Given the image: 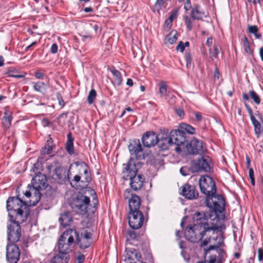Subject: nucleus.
I'll use <instances>...</instances> for the list:
<instances>
[{
	"instance_id": "f257e3e1",
	"label": "nucleus",
	"mask_w": 263,
	"mask_h": 263,
	"mask_svg": "<svg viewBox=\"0 0 263 263\" xmlns=\"http://www.w3.org/2000/svg\"><path fill=\"white\" fill-rule=\"evenodd\" d=\"M6 203L10 220L24 222L27 220L30 212L29 208L25 202L18 197H10Z\"/></svg>"
},
{
	"instance_id": "f03ea898",
	"label": "nucleus",
	"mask_w": 263,
	"mask_h": 263,
	"mask_svg": "<svg viewBox=\"0 0 263 263\" xmlns=\"http://www.w3.org/2000/svg\"><path fill=\"white\" fill-rule=\"evenodd\" d=\"M142 163L130 158L127 163L123 164V178L125 180L130 179V186L132 190L137 191L141 189L145 178L141 175H137Z\"/></svg>"
},
{
	"instance_id": "7ed1b4c3",
	"label": "nucleus",
	"mask_w": 263,
	"mask_h": 263,
	"mask_svg": "<svg viewBox=\"0 0 263 263\" xmlns=\"http://www.w3.org/2000/svg\"><path fill=\"white\" fill-rule=\"evenodd\" d=\"M218 221V216L214 212H196L193 216L195 229L199 228L205 234L211 232Z\"/></svg>"
},
{
	"instance_id": "20e7f679",
	"label": "nucleus",
	"mask_w": 263,
	"mask_h": 263,
	"mask_svg": "<svg viewBox=\"0 0 263 263\" xmlns=\"http://www.w3.org/2000/svg\"><path fill=\"white\" fill-rule=\"evenodd\" d=\"M80 169L84 175V177L82 178V180L80 175H75L73 179H71L69 175L67 176V180L71 186L77 190L87 186L91 180L90 173L88 171V167L86 163L84 162L80 163Z\"/></svg>"
},
{
	"instance_id": "39448f33",
	"label": "nucleus",
	"mask_w": 263,
	"mask_h": 263,
	"mask_svg": "<svg viewBox=\"0 0 263 263\" xmlns=\"http://www.w3.org/2000/svg\"><path fill=\"white\" fill-rule=\"evenodd\" d=\"M210 231L205 234L206 238L201 242V246H205L213 241V245L210 246L208 251L218 249L223 243V237L217 224Z\"/></svg>"
},
{
	"instance_id": "423d86ee",
	"label": "nucleus",
	"mask_w": 263,
	"mask_h": 263,
	"mask_svg": "<svg viewBox=\"0 0 263 263\" xmlns=\"http://www.w3.org/2000/svg\"><path fill=\"white\" fill-rule=\"evenodd\" d=\"M168 143L175 144V151L180 153L184 149V146L187 142L186 133L180 129L173 130L171 132L168 138H164Z\"/></svg>"
},
{
	"instance_id": "0eeeda50",
	"label": "nucleus",
	"mask_w": 263,
	"mask_h": 263,
	"mask_svg": "<svg viewBox=\"0 0 263 263\" xmlns=\"http://www.w3.org/2000/svg\"><path fill=\"white\" fill-rule=\"evenodd\" d=\"M77 232L71 229L66 230L60 237L58 241V250L60 252L68 254L71 251L70 246L74 242L73 235Z\"/></svg>"
},
{
	"instance_id": "6e6552de",
	"label": "nucleus",
	"mask_w": 263,
	"mask_h": 263,
	"mask_svg": "<svg viewBox=\"0 0 263 263\" xmlns=\"http://www.w3.org/2000/svg\"><path fill=\"white\" fill-rule=\"evenodd\" d=\"M90 202L89 197L80 193L72 200L70 206L77 213L84 215L88 212Z\"/></svg>"
},
{
	"instance_id": "1a4fd4ad",
	"label": "nucleus",
	"mask_w": 263,
	"mask_h": 263,
	"mask_svg": "<svg viewBox=\"0 0 263 263\" xmlns=\"http://www.w3.org/2000/svg\"><path fill=\"white\" fill-rule=\"evenodd\" d=\"M205 203L206 206L212 210L211 212L216 213L217 212H222L224 209L225 202L223 198L216 193L206 196Z\"/></svg>"
},
{
	"instance_id": "9d476101",
	"label": "nucleus",
	"mask_w": 263,
	"mask_h": 263,
	"mask_svg": "<svg viewBox=\"0 0 263 263\" xmlns=\"http://www.w3.org/2000/svg\"><path fill=\"white\" fill-rule=\"evenodd\" d=\"M11 223L7 226V237L8 243H15L18 242L22 235L20 224L23 222L16 220H10Z\"/></svg>"
},
{
	"instance_id": "9b49d317",
	"label": "nucleus",
	"mask_w": 263,
	"mask_h": 263,
	"mask_svg": "<svg viewBox=\"0 0 263 263\" xmlns=\"http://www.w3.org/2000/svg\"><path fill=\"white\" fill-rule=\"evenodd\" d=\"M201 192L206 196L216 192V186L213 179L208 175L202 176L199 180Z\"/></svg>"
},
{
	"instance_id": "f8f14e48",
	"label": "nucleus",
	"mask_w": 263,
	"mask_h": 263,
	"mask_svg": "<svg viewBox=\"0 0 263 263\" xmlns=\"http://www.w3.org/2000/svg\"><path fill=\"white\" fill-rule=\"evenodd\" d=\"M31 183L35 190L36 202H37L41 198L40 190L45 189L48 185L46 177L42 173H39L32 178Z\"/></svg>"
},
{
	"instance_id": "ddd939ff",
	"label": "nucleus",
	"mask_w": 263,
	"mask_h": 263,
	"mask_svg": "<svg viewBox=\"0 0 263 263\" xmlns=\"http://www.w3.org/2000/svg\"><path fill=\"white\" fill-rule=\"evenodd\" d=\"M184 151L193 155H203L206 151V147L202 141L194 138L190 143H186Z\"/></svg>"
},
{
	"instance_id": "4468645a",
	"label": "nucleus",
	"mask_w": 263,
	"mask_h": 263,
	"mask_svg": "<svg viewBox=\"0 0 263 263\" xmlns=\"http://www.w3.org/2000/svg\"><path fill=\"white\" fill-rule=\"evenodd\" d=\"M205 236V233L199 228L195 229V226H187L184 231L185 238L192 242L201 240Z\"/></svg>"
},
{
	"instance_id": "2eb2a0df",
	"label": "nucleus",
	"mask_w": 263,
	"mask_h": 263,
	"mask_svg": "<svg viewBox=\"0 0 263 263\" xmlns=\"http://www.w3.org/2000/svg\"><path fill=\"white\" fill-rule=\"evenodd\" d=\"M128 219L129 225L133 229L140 228L144 222V216L140 211L129 212Z\"/></svg>"
},
{
	"instance_id": "dca6fc26",
	"label": "nucleus",
	"mask_w": 263,
	"mask_h": 263,
	"mask_svg": "<svg viewBox=\"0 0 263 263\" xmlns=\"http://www.w3.org/2000/svg\"><path fill=\"white\" fill-rule=\"evenodd\" d=\"M210 161V159L209 157L198 159L192 162L191 170L193 173H198L202 171L210 172L211 169L209 163Z\"/></svg>"
},
{
	"instance_id": "f3484780",
	"label": "nucleus",
	"mask_w": 263,
	"mask_h": 263,
	"mask_svg": "<svg viewBox=\"0 0 263 263\" xmlns=\"http://www.w3.org/2000/svg\"><path fill=\"white\" fill-rule=\"evenodd\" d=\"M20 250L15 243H8L6 247V260L8 263H17L20 258Z\"/></svg>"
},
{
	"instance_id": "a211bd4d",
	"label": "nucleus",
	"mask_w": 263,
	"mask_h": 263,
	"mask_svg": "<svg viewBox=\"0 0 263 263\" xmlns=\"http://www.w3.org/2000/svg\"><path fill=\"white\" fill-rule=\"evenodd\" d=\"M128 149L131 155L136 157L137 160H143L145 158L142 145L139 139H134L128 145Z\"/></svg>"
},
{
	"instance_id": "6ab92c4d",
	"label": "nucleus",
	"mask_w": 263,
	"mask_h": 263,
	"mask_svg": "<svg viewBox=\"0 0 263 263\" xmlns=\"http://www.w3.org/2000/svg\"><path fill=\"white\" fill-rule=\"evenodd\" d=\"M124 197L125 199H128L129 212L140 211L141 201L139 196L131 193L129 189H126L124 192Z\"/></svg>"
},
{
	"instance_id": "aec40b11",
	"label": "nucleus",
	"mask_w": 263,
	"mask_h": 263,
	"mask_svg": "<svg viewBox=\"0 0 263 263\" xmlns=\"http://www.w3.org/2000/svg\"><path fill=\"white\" fill-rule=\"evenodd\" d=\"M76 237V242L82 249L88 248L92 243V234L91 233L85 231L84 234H81L79 237L78 233L77 235H73Z\"/></svg>"
},
{
	"instance_id": "412c9836",
	"label": "nucleus",
	"mask_w": 263,
	"mask_h": 263,
	"mask_svg": "<svg viewBox=\"0 0 263 263\" xmlns=\"http://www.w3.org/2000/svg\"><path fill=\"white\" fill-rule=\"evenodd\" d=\"M180 189H181V194L185 198L189 200L197 198L198 192L194 185L186 183L181 186Z\"/></svg>"
},
{
	"instance_id": "4be33fe9",
	"label": "nucleus",
	"mask_w": 263,
	"mask_h": 263,
	"mask_svg": "<svg viewBox=\"0 0 263 263\" xmlns=\"http://www.w3.org/2000/svg\"><path fill=\"white\" fill-rule=\"evenodd\" d=\"M142 141L145 147H151L157 144L158 138L157 135L155 132H147L142 136Z\"/></svg>"
},
{
	"instance_id": "5701e85b",
	"label": "nucleus",
	"mask_w": 263,
	"mask_h": 263,
	"mask_svg": "<svg viewBox=\"0 0 263 263\" xmlns=\"http://www.w3.org/2000/svg\"><path fill=\"white\" fill-rule=\"evenodd\" d=\"M54 178L57 180L59 183H62L67 179L69 172H67L66 170L63 167L59 166L54 169Z\"/></svg>"
},
{
	"instance_id": "b1692460",
	"label": "nucleus",
	"mask_w": 263,
	"mask_h": 263,
	"mask_svg": "<svg viewBox=\"0 0 263 263\" xmlns=\"http://www.w3.org/2000/svg\"><path fill=\"white\" fill-rule=\"evenodd\" d=\"M245 105L250 116L252 124L254 126L255 134L257 135L260 134L261 132V127L260 123L255 119V117L254 116L253 110L250 106L247 103H245Z\"/></svg>"
},
{
	"instance_id": "393cba45",
	"label": "nucleus",
	"mask_w": 263,
	"mask_h": 263,
	"mask_svg": "<svg viewBox=\"0 0 263 263\" xmlns=\"http://www.w3.org/2000/svg\"><path fill=\"white\" fill-rule=\"evenodd\" d=\"M191 15L193 20H200L205 16V13L200 5L195 4L192 8Z\"/></svg>"
},
{
	"instance_id": "a878e982",
	"label": "nucleus",
	"mask_w": 263,
	"mask_h": 263,
	"mask_svg": "<svg viewBox=\"0 0 263 263\" xmlns=\"http://www.w3.org/2000/svg\"><path fill=\"white\" fill-rule=\"evenodd\" d=\"M59 221L61 225L65 227L69 226L72 221V218L70 212L65 211L61 214Z\"/></svg>"
},
{
	"instance_id": "bb28decb",
	"label": "nucleus",
	"mask_w": 263,
	"mask_h": 263,
	"mask_svg": "<svg viewBox=\"0 0 263 263\" xmlns=\"http://www.w3.org/2000/svg\"><path fill=\"white\" fill-rule=\"evenodd\" d=\"M69 259L68 254L59 252L57 255L52 258L51 263H67Z\"/></svg>"
},
{
	"instance_id": "cd10ccee",
	"label": "nucleus",
	"mask_w": 263,
	"mask_h": 263,
	"mask_svg": "<svg viewBox=\"0 0 263 263\" xmlns=\"http://www.w3.org/2000/svg\"><path fill=\"white\" fill-rule=\"evenodd\" d=\"M67 141L66 144V149L67 153L72 155L74 154L73 147V138L72 137L71 133L67 135Z\"/></svg>"
},
{
	"instance_id": "c85d7f7f",
	"label": "nucleus",
	"mask_w": 263,
	"mask_h": 263,
	"mask_svg": "<svg viewBox=\"0 0 263 263\" xmlns=\"http://www.w3.org/2000/svg\"><path fill=\"white\" fill-rule=\"evenodd\" d=\"M12 119L11 112L6 111L3 119V124L5 128L8 129L10 127Z\"/></svg>"
},
{
	"instance_id": "c756f323",
	"label": "nucleus",
	"mask_w": 263,
	"mask_h": 263,
	"mask_svg": "<svg viewBox=\"0 0 263 263\" xmlns=\"http://www.w3.org/2000/svg\"><path fill=\"white\" fill-rule=\"evenodd\" d=\"M33 88L35 91L44 94L46 91L47 85L43 82H34Z\"/></svg>"
},
{
	"instance_id": "7c9ffc66",
	"label": "nucleus",
	"mask_w": 263,
	"mask_h": 263,
	"mask_svg": "<svg viewBox=\"0 0 263 263\" xmlns=\"http://www.w3.org/2000/svg\"><path fill=\"white\" fill-rule=\"evenodd\" d=\"M111 72L114 77L115 83L120 86L122 82V76L120 71L115 68L111 70Z\"/></svg>"
},
{
	"instance_id": "2f4dec72",
	"label": "nucleus",
	"mask_w": 263,
	"mask_h": 263,
	"mask_svg": "<svg viewBox=\"0 0 263 263\" xmlns=\"http://www.w3.org/2000/svg\"><path fill=\"white\" fill-rule=\"evenodd\" d=\"M128 255V259L131 260H134V259H137L138 260H140L141 258V255L138 252L134 249L129 250L127 253Z\"/></svg>"
},
{
	"instance_id": "473e14b6",
	"label": "nucleus",
	"mask_w": 263,
	"mask_h": 263,
	"mask_svg": "<svg viewBox=\"0 0 263 263\" xmlns=\"http://www.w3.org/2000/svg\"><path fill=\"white\" fill-rule=\"evenodd\" d=\"M177 35L176 31H172L168 35L166 36L165 40L170 44H173L177 41Z\"/></svg>"
},
{
	"instance_id": "72a5a7b5",
	"label": "nucleus",
	"mask_w": 263,
	"mask_h": 263,
	"mask_svg": "<svg viewBox=\"0 0 263 263\" xmlns=\"http://www.w3.org/2000/svg\"><path fill=\"white\" fill-rule=\"evenodd\" d=\"M249 94L251 98L254 101L256 104H259L260 103V99L259 96L254 90H251L249 92Z\"/></svg>"
},
{
	"instance_id": "f704fd0d",
	"label": "nucleus",
	"mask_w": 263,
	"mask_h": 263,
	"mask_svg": "<svg viewBox=\"0 0 263 263\" xmlns=\"http://www.w3.org/2000/svg\"><path fill=\"white\" fill-rule=\"evenodd\" d=\"M97 92L94 89H91L87 97V102L89 104H91L96 98Z\"/></svg>"
},
{
	"instance_id": "c9c22d12",
	"label": "nucleus",
	"mask_w": 263,
	"mask_h": 263,
	"mask_svg": "<svg viewBox=\"0 0 263 263\" xmlns=\"http://www.w3.org/2000/svg\"><path fill=\"white\" fill-rule=\"evenodd\" d=\"M184 18L187 31H191L192 29V24L194 20L192 17L191 18L189 16L186 15L184 16Z\"/></svg>"
},
{
	"instance_id": "e433bc0d",
	"label": "nucleus",
	"mask_w": 263,
	"mask_h": 263,
	"mask_svg": "<svg viewBox=\"0 0 263 263\" xmlns=\"http://www.w3.org/2000/svg\"><path fill=\"white\" fill-rule=\"evenodd\" d=\"M167 86L164 81H161L159 86V93L162 97L166 96Z\"/></svg>"
},
{
	"instance_id": "4c0bfd02",
	"label": "nucleus",
	"mask_w": 263,
	"mask_h": 263,
	"mask_svg": "<svg viewBox=\"0 0 263 263\" xmlns=\"http://www.w3.org/2000/svg\"><path fill=\"white\" fill-rule=\"evenodd\" d=\"M181 127L190 134H193L195 133V128L189 124H182Z\"/></svg>"
},
{
	"instance_id": "58836bf2",
	"label": "nucleus",
	"mask_w": 263,
	"mask_h": 263,
	"mask_svg": "<svg viewBox=\"0 0 263 263\" xmlns=\"http://www.w3.org/2000/svg\"><path fill=\"white\" fill-rule=\"evenodd\" d=\"M219 50L217 46H214L213 51L210 50V58L212 61H214L215 59L217 58Z\"/></svg>"
},
{
	"instance_id": "ea45409f",
	"label": "nucleus",
	"mask_w": 263,
	"mask_h": 263,
	"mask_svg": "<svg viewBox=\"0 0 263 263\" xmlns=\"http://www.w3.org/2000/svg\"><path fill=\"white\" fill-rule=\"evenodd\" d=\"M85 256L81 252H78L75 256V263H83Z\"/></svg>"
},
{
	"instance_id": "a19ab883",
	"label": "nucleus",
	"mask_w": 263,
	"mask_h": 263,
	"mask_svg": "<svg viewBox=\"0 0 263 263\" xmlns=\"http://www.w3.org/2000/svg\"><path fill=\"white\" fill-rule=\"evenodd\" d=\"M184 58L186 61V66L187 68H190L191 66L192 63L191 54L189 52H186L184 54Z\"/></svg>"
},
{
	"instance_id": "79ce46f5",
	"label": "nucleus",
	"mask_w": 263,
	"mask_h": 263,
	"mask_svg": "<svg viewBox=\"0 0 263 263\" xmlns=\"http://www.w3.org/2000/svg\"><path fill=\"white\" fill-rule=\"evenodd\" d=\"M52 141L50 140L47 141V144H46L45 146V150H46V152H44V154H50L51 153L52 151V147L51 145V144L52 143Z\"/></svg>"
},
{
	"instance_id": "37998d69",
	"label": "nucleus",
	"mask_w": 263,
	"mask_h": 263,
	"mask_svg": "<svg viewBox=\"0 0 263 263\" xmlns=\"http://www.w3.org/2000/svg\"><path fill=\"white\" fill-rule=\"evenodd\" d=\"M218 262L222 261L226 257V253L222 249H219L218 251Z\"/></svg>"
},
{
	"instance_id": "c03bdc74",
	"label": "nucleus",
	"mask_w": 263,
	"mask_h": 263,
	"mask_svg": "<svg viewBox=\"0 0 263 263\" xmlns=\"http://www.w3.org/2000/svg\"><path fill=\"white\" fill-rule=\"evenodd\" d=\"M56 97L58 100L59 104L62 107H64L65 106V102L63 99L61 94L60 92H57L56 93Z\"/></svg>"
},
{
	"instance_id": "a18cd8bd",
	"label": "nucleus",
	"mask_w": 263,
	"mask_h": 263,
	"mask_svg": "<svg viewBox=\"0 0 263 263\" xmlns=\"http://www.w3.org/2000/svg\"><path fill=\"white\" fill-rule=\"evenodd\" d=\"M248 31L250 33H256L258 31V28L256 25H249L248 27Z\"/></svg>"
},
{
	"instance_id": "49530a36",
	"label": "nucleus",
	"mask_w": 263,
	"mask_h": 263,
	"mask_svg": "<svg viewBox=\"0 0 263 263\" xmlns=\"http://www.w3.org/2000/svg\"><path fill=\"white\" fill-rule=\"evenodd\" d=\"M184 43L182 41H180L178 44V45L176 46V49L177 51H179L181 52H183L184 50Z\"/></svg>"
},
{
	"instance_id": "de8ad7c7",
	"label": "nucleus",
	"mask_w": 263,
	"mask_h": 263,
	"mask_svg": "<svg viewBox=\"0 0 263 263\" xmlns=\"http://www.w3.org/2000/svg\"><path fill=\"white\" fill-rule=\"evenodd\" d=\"M7 74H8V77H13V78H23L24 77V75L16 74L14 73V72L13 71H9L7 72Z\"/></svg>"
},
{
	"instance_id": "09e8293b",
	"label": "nucleus",
	"mask_w": 263,
	"mask_h": 263,
	"mask_svg": "<svg viewBox=\"0 0 263 263\" xmlns=\"http://www.w3.org/2000/svg\"><path fill=\"white\" fill-rule=\"evenodd\" d=\"M175 112L178 116L180 118H182L184 116V112L183 110L181 108H176Z\"/></svg>"
},
{
	"instance_id": "8fccbe9b",
	"label": "nucleus",
	"mask_w": 263,
	"mask_h": 263,
	"mask_svg": "<svg viewBox=\"0 0 263 263\" xmlns=\"http://www.w3.org/2000/svg\"><path fill=\"white\" fill-rule=\"evenodd\" d=\"M177 10H174L171 15L168 18V21H169L170 23H172L173 20L174 18L176 17L177 16Z\"/></svg>"
},
{
	"instance_id": "3c124183",
	"label": "nucleus",
	"mask_w": 263,
	"mask_h": 263,
	"mask_svg": "<svg viewBox=\"0 0 263 263\" xmlns=\"http://www.w3.org/2000/svg\"><path fill=\"white\" fill-rule=\"evenodd\" d=\"M257 252L258 260L259 261H262L263 260V249L261 248H259L258 249Z\"/></svg>"
},
{
	"instance_id": "603ef678",
	"label": "nucleus",
	"mask_w": 263,
	"mask_h": 263,
	"mask_svg": "<svg viewBox=\"0 0 263 263\" xmlns=\"http://www.w3.org/2000/svg\"><path fill=\"white\" fill-rule=\"evenodd\" d=\"M184 8L186 11H188L192 8L191 0H186L184 4Z\"/></svg>"
},
{
	"instance_id": "864d4df0",
	"label": "nucleus",
	"mask_w": 263,
	"mask_h": 263,
	"mask_svg": "<svg viewBox=\"0 0 263 263\" xmlns=\"http://www.w3.org/2000/svg\"><path fill=\"white\" fill-rule=\"evenodd\" d=\"M50 51L52 53H55L58 51V46L56 44H53L50 48Z\"/></svg>"
},
{
	"instance_id": "5fc2aeb1",
	"label": "nucleus",
	"mask_w": 263,
	"mask_h": 263,
	"mask_svg": "<svg viewBox=\"0 0 263 263\" xmlns=\"http://www.w3.org/2000/svg\"><path fill=\"white\" fill-rule=\"evenodd\" d=\"M129 237L133 239H137V234L136 233L133 231H129L128 233Z\"/></svg>"
},
{
	"instance_id": "6e6d98bb",
	"label": "nucleus",
	"mask_w": 263,
	"mask_h": 263,
	"mask_svg": "<svg viewBox=\"0 0 263 263\" xmlns=\"http://www.w3.org/2000/svg\"><path fill=\"white\" fill-rule=\"evenodd\" d=\"M195 118L197 121L200 122L202 120V116L200 112H195Z\"/></svg>"
},
{
	"instance_id": "4d7b16f0",
	"label": "nucleus",
	"mask_w": 263,
	"mask_h": 263,
	"mask_svg": "<svg viewBox=\"0 0 263 263\" xmlns=\"http://www.w3.org/2000/svg\"><path fill=\"white\" fill-rule=\"evenodd\" d=\"M216 261V255H211L210 256L209 260H208V263H215Z\"/></svg>"
},
{
	"instance_id": "13d9d810",
	"label": "nucleus",
	"mask_w": 263,
	"mask_h": 263,
	"mask_svg": "<svg viewBox=\"0 0 263 263\" xmlns=\"http://www.w3.org/2000/svg\"><path fill=\"white\" fill-rule=\"evenodd\" d=\"M219 78V72L217 68H216L214 72V80H218Z\"/></svg>"
},
{
	"instance_id": "bf43d9fd",
	"label": "nucleus",
	"mask_w": 263,
	"mask_h": 263,
	"mask_svg": "<svg viewBox=\"0 0 263 263\" xmlns=\"http://www.w3.org/2000/svg\"><path fill=\"white\" fill-rule=\"evenodd\" d=\"M35 76L39 79H43L44 77V74L43 73L41 72H36Z\"/></svg>"
},
{
	"instance_id": "052dcab7",
	"label": "nucleus",
	"mask_w": 263,
	"mask_h": 263,
	"mask_svg": "<svg viewBox=\"0 0 263 263\" xmlns=\"http://www.w3.org/2000/svg\"><path fill=\"white\" fill-rule=\"evenodd\" d=\"M42 125H43V126L44 127H46V126H48L49 124H50V122L49 121V120L47 119H43L42 121Z\"/></svg>"
},
{
	"instance_id": "680f3d73",
	"label": "nucleus",
	"mask_w": 263,
	"mask_h": 263,
	"mask_svg": "<svg viewBox=\"0 0 263 263\" xmlns=\"http://www.w3.org/2000/svg\"><path fill=\"white\" fill-rule=\"evenodd\" d=\"M213 43V39L211 37H209L208 38L206 42V45L208 47H211Z\"/></svg>"
},
{
	"instance_id": "e2e57ef3",
	"label": "nucleus",
	"mask_w": 263,
	"mask_h": 263,
	"mask_svg": "<svg viewBox=\"0 0 263 263\" xmlns=\"http://www.w3.org/2000/svg\"><path fill=\"white\" fill-rule=\"evenodd\" d=\"M248 42H249V41H248L247 37H246V36L245 35H243L241 39V44L242 45L243 44H246Z\"/></svg>"
},
{
	"instance_id": "0e129e2a",
	"label": "nucleus",
	"mask_w": 263,
	"mask_h": 263,
	"mask_svg": "<svg viewBox=\"0 0 263 263\" xmlns=\"http://www.w3.org/2000/svg\"><path fill=\"white\" fill-rule=\"evenodd\" d=\"M249 177H250V179H252V178H254V171H253V170L252 168H249Z\"/></svg>"
},
{
	"instance_id": "69168bd1",
	"label": "nucleus",
	"mask_w": 263,
	"mask_h": 263,
	"mask_svg": "<svg viewBox=\"0 0 263 263\" xmlns=\"http://www.w3.org/2000/svg\"><path fill=\"white\" fill-rule=\"evenodd\" d=\"M244 50L245 51H246V52L248 54H251L252 52L251 50V48H250V45L249 46H247L246 47H245L244 48Z\"/></svg>"
},
{
	"instance_id": "338daca9",
	"label": "nucleus",
	"mask_w": 263,
	"mask_h": 263,
	"mask_svg": "<svg viewBox=\"0 0 263 263\" xmlns=\"http://www.w3.org/2000/svg\"><path fill=\"white\" fill-rule=\"evenodd\" d=\"M259 54L261 61L263 62V47H260L259 49Z\"/></svg>"
},
{
	"instance_id": "774afa93",
	"label": "nucleus",
	"mask_w": 263,
	"mask_h": 263,
	"mask_svg": "<svg viewBox=\"0 0 263 263\" xmlns=\"http://www.w3.org/2000/svg\"><path fill=\"white\" fill-rule=\"evenodd\" d=\"M126 85L130 87H132L133 85V81L132 79L128 78L126 81Z\"/></svg>"
}]
</instances>
